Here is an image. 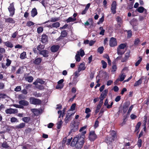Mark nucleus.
Segmentation results:
<instances>
[{
  "mask_svg": "<svg viewBox=\"0 0 149 149\" xmlns=\"http://www.w3.org/2000/svg\"><path fill=\"white\" fill-rule=\"evenodd\" d=\"M86 131H84L82 132V134H79L76 137L74 138L73 141L74 142H77V141L80 142V143H84V139L85 137L84 134L86 133Z\"/></svg>",
  "mask_w": 149,
  "mask_h": 149,
  "instance_id": "f257e3e1",
  "label": "nucleus"
},
{
  "mask_svg": "<svg viewBox=\"0 0 149 149\" xmlns=\"http://www.w3.org/2000/svg\"><path fill=\"white\" fill-rule=\"evenodd\" d=\"M79 123L78 122L74 121L72 122L71 125V130L69 132V134L71 132H74L78 130Z\"/></svg>",
  "mask_w": 149,
  "mask_h": 149,
  "instance_id": "f03ea898",
  "label": "nucleus"
},
{
  "mask_svg": "<svg viewBox=\"0 0 149 149\" xmlns=\"http://www.w3.org/2000/svg\"><path fill=\"white\" fill-rule=\"evenodd\" d=\"M127 68H124L122 71L121 73L119 76V79L120 81H123L126 76L125 73L127 72Z\"/></svg>",
  "mask_w": 149,
  "mask_h": 149,
  "instance_id": "7ed1b4c3",
  "label": "nucleus"
},
{
  "mask_svg": "<svg viewBox=\"0 0 149 149\" xmlns=\"http://www.w3.org/2000/svg\"><path fill=\"white\" fill-rule=\"evenodd\" d=\"M8 9L10 13V15L12 16L14 14L15 10L13 3L10 4V6Z\"/></svg>",
  "mask_w": 149,
  "mask_h": 149,
  "instance_id": "20e7f679",
  "label": "nucleus"
},
{
  "mask_svg": "<svg viewBox=\"0 0 149 149\" xmlns=\"http://www.w3.org/2000/svg\"><path fill=\"white\" fill-rule=\"evenodd\" d=\"M30 102L31 103L34 104H38L41 103V101L38 99L33 97H31L30 99Z\"/></svg>",
  "mask_w": 149,
  "mask_h": 149,
  "instance_id": "39448f33",
  "label": "nucleus"
},
{
  "mask_svg": "<svg viewBox=\"0 0 149 149\" xmlns=\"http://www.w3.org/2000/svg\"><path fill=\"white\" fill-rule=\"evenodd\" d=\"M97 138V136L95 134V132L94 131H91L90 132L89 138V140L91 141H94Z\"/></svg>",
  "mask_w": 149,
  "mask_h": 149,
  "instance_id": "423d86ee",
  "label": "nucleus"
},
{
  "mask_svg": "<svg viewBox=\"0 0 149 149\" xmlns=\"http://www.w3.org/2000/svg\"><path fill=\"white\" fill-rule=\"evenodd\" d=\"M83 144L80 143V142L77 141V142H74V141H72L71 143V145L73 146H74L77 148H81L83 145Z\"/></svg>",
  "mask_w": 149,
  "mask_h": 149,
  "instance_id": "0eeeda50",
  "label": "nucleus"
},
{
  "mask_svg": "<svg viewBox=\"0 0 149 149\" xmlns=\"http://www.w3.org/2000/svg\"><path fill=\"white\" fill-rule=\"evenodd\" d=\"M116 1H114L112 2L111 4V13L113 14H115L116 13Z\"/></svg>",
  "mask_w": 149,
  "mask_h": 149,
  "instance_id": "6e6552de",
  "label": "nucleus"
},
{
  "mask_svg": "<svg viewBox=\"0 0 149 149\" xmlns=\"http://www.w3.org/2000/svg\"><path fill=\"white\" fill-rule=\"evenodd\" d=\"M5 112L7 114L16 113L18 112V110L16 109L12 108L8 109L5 110Z\"/></svg>",
  "mask_w": 149,
  "mask_h": 149,
  "instance_id": "1a4fd4ad",
  "label": "nucleus"
},
{
  "mask_svg": "<svg viewBox=\"0 0 149 149\" xmlns=\"http://www.w3.org/2000/svg\"><path fill=\"white\" fill-rule=\"evenodd\" d=\"M111 136H112V137L109 138L108 137H107V140H109V141L111 142L113 141L115 139L116 137V133L115 131H112L111 132Z\"/></svg>",
  "mask_w": 149,
  "mask_h": 149,
  "instance_id": "9d476101",
  "label": "nucleus"
},
{
  "mask_svg": "<svg viewBox=\"0 0 149 149\" xmlns=\"http://www.w3.org/2000/svg\"><path fill=\"white\" fill-rule=\"evenodd\" d=\"M109 45L111 47H114L117 45V43L116 39L112 37L111 38L109 41Z\"/></svg>",
  "mask_w": 149,
  "mask_h": 149,
  "instance_id": "9b49d317",
  "label": "nucleus"
},
{
  "mask_svg": "<svg viewBox=\"0 0 149 149\" xmlns=\"http://www.w3.org/2000/svg\"><path fill=\"white\" fill-rule=\"evenodd\" d=\"M60 24L58 22H56L52 24L48 25L47 27L50 28H57L59 27Z\"/></svg>",
  "mask_w": 149,
  "mask_h": 149,
  "instance_id": "f8f14e48",
  "label": "nucleus"
},
{
  "mask_svg": "<svg viewBox=\"0 0 149 149\" xmlns=\"http://www.w3.org/2000/svg\"><path fill=\"white\" fill-rule=\"evenodd\" d=\"M85 64L84 63H81L79 65L78 69V72H79L82 70H84L86 69Z\"/></svg>",
  "mask_w": 149,
  "mask_h": 149,
  "instance_id": "ddd939ff",
  "label": "nucleus"
},
{
  "mask_svg": "<svg viewBox=\"0 0 149 149\" xmlns=\"http://www.w3.org/2000/svg\"><path fill=\"white\" fill-rule=\"evenodd\" d=\"M108 93V90H105L101 94L100 97V99H104V98L107 96V94Z\"/></svg>",
  "mask_w": 149,
  "mask_h": 149,
  "instance_id": "4468645a",
  "label": "nucleus"
},
{
  "mask_svg": "<svg viewBox=\"0 0 149 149\" xmlns=\"http://www.w3.org/2000/svg\"><path fill=\"white\" fill-rule=\"evenodd\" d=\"M48 51L46 50H43L40 52V54L45 57H47L48 56Z\"/></svg>",
  "mask_w": 149,
  "mask_h": 149,
  "instance_id": "2eb2a0df",
  "label": "nucleus"
},
{
  "mask_svg": "<svg viewBox=\"0 0 149 149\" xmlns=\"http://www.w3.org/2000/svg\"><path fill=\"white\" fill-rule=\"evenodd\" d=\"M33 60V63L36 65H38L41 62L42 59L40 58H38Z\"/></svg>",
  "mask_w": 149,
  "mask_h": 149,
  "instance_id": "dca6fc26",
  "label": "nucleus"
},
{
  "mask_svg": "<svg viewBox=\"0 0 149 149\" xmlns=\"http://www.w3.org/2000/svg\"><path fill=\"white\" fill-rule=\"evenodd\" d=\"M19 103L20 105L26 106L29 104V102L25 100H21L19 101Z\"/></svg>",
  "mask_w": 149,
  "mask_h": 149,
  "instance_id": "f3484780",
  "label": "nucleus"
},
{
  "mask_svg": "<svg viewBox=\"0 0 149 149\" xmlns=\"http://www.w3.org/2000/svg\"><path fill=\"white\" fill-rule=\"evenodd\" d=\"M59 46L58 45H53L51 47V50L53 52H56L59 49Z\"/></svg>",
  "mask_w": 149,
  "mask_h": 149,
  "instance_id": "a211bd4d",
  "label": "nucleus"
},
{
  "mask_svg": "<svg viewBox=\"0 0 149 149\" xmlns=\"http://www.w3.org/2000/svg\"><path fill=\"white\" fill-rule=\"evenodd\" d=\"M47 37L45 35H42V42L43 43H46L47 42Z\"/></svg>",
  "mask_w": 149,
  "mask_h": 149,
  "instance_id": "6ab92c4d",
  "label": "nucleus"
},
{
  "mask_svg": "<svg viewBox=\"0 0 149 149\" xmlns=\"http://www.w3.org/2000/svg\"><path fill=\"white\" fill-rule=\"evenodd\" d=\"M58 20L59 19L58 18L52 17L51 18L50 20L45 22H44L43 24H45L49 22H55L58 21Z\"/></svg>",
  "mask_w": 149,
  "mask_h": 149,
  "instance_id": "aec40b11",
  "label": "nucleus"
},
{
  "mask_svg": "<svg viewBox=\"0 0 149 149\" xmlns=\"http://www.w3.org/2000/svg\"><path fill=\"white\" fill-rule=\"evenodd\" d=\"M143 80V78L141 77L138 81H136L134 84V86L135 87L141 84L142 83V81Z\"/></svg>",
  "mask_w": 149,
  "mask_h": 149,
  "instance_id": "412c9836",
  "label": "nucleus"
},
{
  "mask_svg": "<svg viewBox=\"0 0 149 149\" xmlns=\"http://www.w3.org/2000/svg\"><path fill=\"white\" fill-rule=\"evenodd\" d=\"M67 32L65 30L61 32V36L58 38L57 39V40H59L62 37H65L67 35Z\"/></svg>",
  "mask_w": 149,
  "mask_h": 149,
  "instance_id": "4be33fe9",
  "label": "nucleus"
},
{
  "mask_svg": "<svg viewBox=\"0 0 149 149\" xmlns=\"http://www.w3.org/2000/svg\"><path fill=\"white\" fill-rule=\"evenodd\" d=\"M31 16L32 17H34L37 14V10L36 8H33L31 12Z\"/></svg>",
  "mask_w": 149,
  "mask_h": 149,
  "instance_id": "5701e85b",
  "label": "nucleus"
},
{
  "mask_svg": "<svg viewBox=\"0 0 149 149\" xmlns=\"http://www.w3.org/2000/svg\"><path fill=\"white\" fill-rule=\"evenodd\" d=\"M31 111L36 116H38L40 113L39 111L36 109H31Z\"/></svg>",
  "mask_w": 149,
  "mask_h": 149,
  "instance_id": "b1692460",
  "label": "nucleus"
},
{
  "mask_svg": "<svg viewBox=\"0 0 149 149\" xmlns=\"http://www.w3.org/2000/svg\"><path fill=\"white\" fill-rule=\"evenodd\" d=\"M6 22L11 23H14L15 22L14 20L12 18H8L6 19Z\"/></svg>",
  "mask_w": 149,
  "mask_h": 149,
  "instance_id": "393cba45",
  "label": "nucleus"
},
{
  "mask_svg": "<svg viewBox=\"0 0 149 149\" xmlns=\"http://www.w3.org/2000/svg\"><path fill=\"white\" fill-rule=\"evenodd\" d=\"M25 125V123H22L16 125V127L17 129H21L24 127Z\"/></svg>",
  "mask_w": 149,
  "mask_h": 149,
  "instance_id": "a878e982",
  "label": "nucleus"
},
{
  "mask_svg": "<svg viewBox=\"0 0 149 149\" xmlns=\"http://www.w3.org/2000/svg\"><path fill=\"white\" fill-rule=\"evenodd\" d=\"M141 125V123L140 122H139L137 123L135 128V132H137V133H138L139 132V129Z\"/></svg>",
  "mask_w": 149,
  "mask_h": 149,
  "instance_id": "bb28decb",
  "label": "nucleus"
},
{
  "mask_svg": "<svg viewBox=\"0 0 149 149\" xmlns=\"http://www.w3.org/2000/svg\"><path fill=\"white\" fill-rule=\"evenodd\" d=\"M76 19L75 18L73 17H70L68 18L66 20L67 22H73L76 20Z\"/></svg>",
  "mask_w": 149,
  "mask_h": 149,
  "instance_id": "cd10ccee",
  "label": "nucleus"
},
{
  "mask_svg": "<svg viewBox=\"0 0 149 149\" xmlns=\"http://www.w3.org/2000/svg\"><path fill=\"white\" fill-rule=\"evenodd\" d=\"M5 45L8 47L12 48L13 47V45L12 43L9 41H7L4 43Z\"/></svg>",
  "mask_w": 149,
  "mask_h": 149,
  "instance_id": "c85d7f7f",
  "label": "nucleus"
},
{
  "mask_svg": "<svg viewBox=\"0 0 149 149\" xmlns=\"http://www.w3.org/2000/svg\"><path fill=\"white\" fill-rule=\"evenodd\" d=\"M130 52H126L125 54V56L124 58V59L123 61H122V62H124L127 60L129 57H130Z\"/></svg>",
  "mask_w": 149,
  "mask_h": 149,
  "instance_id": "c756f323",
  "label": "nucleus"
},
{
  "mask_svg": "<svg viewBox=\"0 0 149 149\" xmlns=\"http://www.w3.org/2000/svg\"><path fill=\"white\" fill-rule=\"evenodd\" d=\"M79 51H77V54L75 56V58L76 61L79 62L80 60V58L79 55Z\"/></svg>",
  "mask_w": 149,
  "mask_h": 149,
  "instance_id": "7c9ffc66",
  "label": "nucleus"
},
{
  "mask_svg": "<svg viewBox=\"0 0 149 149\" xmlns=\"http://www.w3.org/2000/svg\"><path fill=\"white\" fill-rule=\"evenodd\" d=\"M26 79L29 82H32L33 79V78L32 76L27 77H26Z\"/></svg>",
  "mask_w": 149,
  "mask_h": 149,
  "instance_id": "2f4dec72",
  "label": "nucleus"
},
{
  "mask_svg": "<svg viewBox=\"0 0 149 149\" xmlns=\"http://www.w3.org/2000/svg\"><path fill=\"white\" fill-rule=\"evenodd\" d=\"M20 58L22 59H24L26 57V53L25 52H23L20 55Z\"/></svg>",
  "mask_w": 149,
  "mask_h": 149,
  "instance_id": "473e14b6",
  "label": "nucleus"
},
{
  "mask_svg": "<svg viewBox=\"0 0 149 149\" xmlns=\"http://www.w3.org/2000/svg\"><path fill=\"white\" fill-rule=\"evenodd\" d=\"M71 115L72 114L70 115H67V116L65 119V123H67L71 120Z\"/></svg>",
  "mask_w": 149,
  "mask_h": 149,
  "instance_id": "72a5a7b5",
  "label": "nucleus"
},
{
  "mask_svg": "<svg viewBox=\"0 0 149 149\" xmlns=\"http://www.w3.org/2000/svg\"><path fill=\"white\" fill-rule=\"evenodd\" d=\"M145 9V8L141 6L139 7L137 9V10L139 12L142 13L143 12Z\"/></svg>",
  "mask_w": 149,
  "mask_h": 149,
  "instance_id": "f704fd0d",
  "label": "nucleus"
},
{
  "mask_svg": "<svg viewBox=\"0 0 149 149\" xmlns=\"http://www.w3.org/2000/svg\"><path fill=\"white\" fill-rule=\"evenodd\" d=\"M44 48V46L43 45H38L37 47V49L40 52L42 49H43Z\"/></svg>",
  "mask_w": 149,
  "mask_h": 149,
  "instance_id": "c9c22d12",
  "label": "nucleus"
},
{
  "mask_svg": "<svg viewBox=\"0 0 149 149\" xmlns=\"http://www.w3.org/2000/svg\"><path fill=\"white\" fill-rule=\"evenodd\" d=\"M62 123L63 122L61 120H60L57 123V128L58 129H60L61 127Z\"/></svg>",
  "mask_w": 149,
  "mask_h": 149,
  "instance_id": "e433bc0d",
  "label": "nucleus"
},
{
  "mask_svg": "<svg viewBox=\"0 0 149 149\" xmlns=\"http://www.w3.org/2000/svg\"><path fill=\"white\" fill-rule=\"evenodd\" d=\"M104 50V47H99L97 49V52L100 54H101L103 52Z\"/></svg>",
  "mask_w": 149,
  "mask_h": 149,
  "instance_id": "4c0bfd02",
  "label": "nucleus"
},
{
  "mask_svg": "<svg viewBox=\"0 0 149 149\" xmlns=\"http://www.w3.org/2000/svg\"><path fill=\"white\" fill-rule=\"evenodd\" d=\"M101 63L102 65V67L103 68H105L107 66V63L104 61L102 60Z\"/></svg>",
  "mask_w": 149,
  "mask_h": 149,
  "instance_id": "58836bf2",
  "label": "nucleus"
},
{
  "mask_svg": "<svg viewBox=\"0 0 149 149\" xmlns=\"http://www.w3.org/2000/svg\"><path fill=\"white\" fill-rule=\"evenodd\" d=\"M23 121L25 123H28L30 120V118L29 117H25L22 119Z\"/></svg>",
  "mask_w": 149,
  "mask_h": 149,
  "instance_id": "ea45409f",
  "label": "nucleus"
},
{
  "mask_svg": "<svg viewBox=\"0 0 149 149\" xmlns=\"http://www.w3.org/2000/svg\"><path fill=\"white\" fill-rule=\"evenodd\" d=\"M118 24L120 25L122 22V19L121 17H118L116 18Z\"/></svg>",
  "mask_w": 149,
  "mask_h": 149,
  "instance_id": "a19ab883",
  "label": "nucleus"
},
{
  "mask_svg": "<svg viewBox=\"0 0 149 149\" xmlns=\"http://www.w3.org/2000/svg\"><path fill=\"white\" fill-rule=\"evenodd\" d=\"M31 86L32 85L29 84H26L24 85V87L25 88L27 89L30 88Z\"/></svg>",
  "mask_w": 149,
  "mask_h": 149,
  "instance_id": "79ce46f5",
  "label": "nucleus"
},
{
  "mask_svg": "<svg viewBox=\"0 0 149 149\" xmlns=\"http://www.w3.org/2000/svg\"><path fill=\"white\" fill-rule=\"evenodd\" d=\"M141 144H142V140L141 139H138V141H137V144L138 145V146L140 148L141 146Z\"/></svg>",
  "mask_w": 149,
  "mask_h": 149,
  "instance_id": "37998d69",
  "label": "nucleus"
},
{
  "mask_svg": "<svg viewBox=\"0 0 149 149\" xmlns=\"http://www.w3.org/2000/svg\"><path fill=\"white\" fill-rule=\"evenodd\" d=\"M63 85L62 84H58L56 86V88L57 89H61L63 88Z\"/></svg>",
  "mask_w": 149,
  "mask_h": 149,
  "instance_id": "c03bdc74",
  "label": "nucleus"
},
{
  "mask_svg": "<svg viewBox=\"0 0 149 149\" xmlns=\"http://www.w3.org/2000/svg\"><path fill=\"white\" fill-rule=\"evenodd\" d=\"M126 47V45L124 44H122L120 45L118 49H124Z\"/></svg>",
  "mask_w": 149,
  "mask_h": 149,
  "instance_id": "a18cd8bd",
  "label": "nucleus"
},
{
  "mask_svg": "<svg viewBox=\"0 0 149 149\" xmlns=\"http://www.w3.org/2000/svg\"><path fill=\"white\" fill-rule=\"evenodd\" d=\"M79 51V55L81 57L83 56L85 54L84 51L81 49Z\"/></svg>",
  "mask_w": 149,
  "mask_h": 149,
  "instance_id": "49530a36",
  "label": "nucleus"
},
{
  "mask_svg": "<svg viewBox=\"0 0 149 149\" xmlns=\"http://www.w3.org/2000/svg\"><path fill=\"white\" fill-rule=\"evenodd\" d=\"M43 31V28L39 27L37 29V32L38 33H42Z\"/></svg>",
  "mask_w": 149,
  "mask_h": 149,
  "instance_id": "de8ad7c7",
  "label": "nucleus"
},
{
  "mask_svg": "<svg viewBox=\"0 0 149 149\" xmlns=\"http://www.w3.org/2000/svg\"><path fill=\"white\" fill-rule=\"evenodd\" d=\"M100 29L101 30V31L100 33V35H103L105 32L104 30L103 29V28L102 27H100Z\"/></svg>",
  "mask_w": 149,
  "mask_h": 149,
  "instance_id": "09e8293b",
  "label": "nucleus"
},
{
  "mask_svg": "<svg viewBox=\"0 0 149 149\" xmlns=\"http://www.w3.org/2000/svg\"><path fill=\"white\" fill-rule=\"evenodd\" d=\"M104 20V16H103L101 18L99 19V22H97L98 24L102 23Z\"/></svg>",
  "mask_w": 149,
  "mask_h": 149,
  "instance_id": "8fccbe9b",
  "label": "nucleus"
},
{
  "mask_svg": "<svg viewBox=\"0 0 149 149\" xmlns=\"http://www.w3.org/2000/svg\"><path fill=\"white\" fill-rule=\"evenodd\" d=\"M11 63V61L9 59H6V65L7 66H9Z\"/></svg>",
  "mask_w": 149,
  "mask_h": 149,
  "instance_id": "3c124183",
  "label": "nucleus"
},
{
  "mask_svg": "<svg viewBox=\"0 0 149 149\" xmlns=\"http://www.w3.org/2000/svg\"><path fill=\"white\" fill-rule=\"evenodd\" d=\"M10 121L12 123L17 122L18 121L17 120V119L15 117L12 118H11Z\"/></svg>",
  "mask_w": 149,
  "mask_h": 149,
  "instance_id": "603ef678",
  "label": "nucleus"
},
{
  "mask_svg": "<svg viewBox=\"0 0 149 149\" xmlns=\"http://www.w3.org/2000/svg\"><path fill=\"white\" fill-rule=\"evenodd\" d=\"M13 105L17 108H23V107L22 106H21L17 104H13Z\"/></svg>",
  "mask_w": 149,
  "mask_h": 149,
  "instance_id": "864d4df0",
  "label": "nucleus"
},
{
  "mask_svg": "<svg viewBox=\"0 0 149 149\" xmlns=\"http://www.w3.org/2000/svg\"><path fill=\"white\" fill-rule=\"evenodd\" d=\"M127 37L129 38H130L132 35V32L131 30H130L127 31Z\"/></svg>",
  "mask_w": 149,
  "mask_h": 149,
  "instance_id": "5fc2aeb1",
  "label": "nucleus"
},
{
  "mask_svg": "<svg viewBox=\"0 0 149 149\" xmlns=\"http://www.w3.org/2000/svg\"><path fill=\"white\" fill-rule=\"evenodd\" d=\"M34 23L31 21L28 22L26 24V26H30L34 25Z\"/></svg>",
  "mask_w": 149,
  "mask_h": 149,
  "instance_id": "6e6d98bb",
  "label": "nucleus"
},
{
  "mask_svg": "<svg viewBox=\"0 0 149 149\" xmlns=\"http://www.w3.org/2000/svg\"><path fill=\"white\" fill-rule=\"evenodd\" d=\"M5 50L4 48L0 47V54H1L5 52Z\"/></svg>",
  "mask_w": 149,
  "mask_h": 149,
  "instance_id": "4d7b16f0",
  "label": "nucleus"
},
{
  "mask_svg": "<svg viewBox=\"0 0 149 149\" xmlns=\"http://www.w3.org/2000/svg\"><path fill=\"white\" fill-rule=\"evenodd\" d=\"M121 49L118 48L117 49V53L118 54L121 55L124 54V52H122Z\"/></svg>",
  "mask_w": 149,
  "mask_h": 149,
  "instance_id": "13d9d810",
  "label": "nucleus"
},
{
  "mask_svg": "<svg viewBox=\"0 0 149 149\" xmlns=\"http://www.w3.org/2000/svg\"><path fill=\"white\" fill-rule=\"evenodd\" d=\"M116 70L117 67L116 65H114L112 66L111 71L112 72H114L116 71Z\"/></svg>",
  "mask_w": 149,
  "mask_h": 149,
  "instance_id": "bf43d9fd",
  "label": "nucleus"
},
{
  "mask_svg": "<svg viewBox=\"0 0 149 149\" xmlns=\"http://www.w3.org/2000/svg\"><path fill=\"white\" fill-rule=\"evenodd\" d=\"M21 86H17L15 89V91H21Z\"/></svg>",
  "mask_w": 149,
  "mask_h": 149,
  "instance_id": "052dcab7",
  "label": "nucleus"
},
{
  "mask_svg": "<svg viewBox=\"0 0 149 149\" xmlns=\"http://www.w3.org/2000/svg\"><path fill=\"white\" fill-rule=\"evenodd\" d=\"M33 95L35 96L36 97H40L41 96V94L39 93H37L36 92H34L33 93Z\"/></svg>",
  "mask_w": 149,
  "mask_h": 149,
  "instance_id": "680f3d73",
  "label": "nucleus"
},
{
  "mask_svg": "<svg viewBox=\"0 0 149 149\" xmlns=\"http://www.w3.org/2000/svg\"><path fill=\"white\" fill-rule=\"evenodd\" d=\"M101 107L99 105H97L96 108V109L95 111V113H98L100 110V109L101 108Z\"/></svg>",
  "mask_w": 149,
  "mask_h": 149,
  "instance_id": "e2e57ef3",
  "label": "nucleus"
},
{
  "mask_svg": "<svg viewBox=\"0 0 149 149\" xmlns=\"http://www.w3.org/2000/svg\"><path fill=\"white\" fill-rule=\"evenodd\" d=\"M37 81L38 82V83L42 84L44 83L45 82L42 80V79H37Z\"/></svg>",
  "mask_w": 149,
  "mask_h": 149,
  "instance_id": "0e129e2a",
  "label": "nucleus"
},
{
  "mask_svg": "<svg viewBox=\"0 0 149 149\" xmlns=\"http://www.w3.org/2000/svg\"><path fill=\"white\" fill-rule=\"evenodd\" d=\"M139 40L138 38H137L134 41V44L135 45H138L139 43Z\"/></svg>",
  "mask_w": 149,
  "mask_h": 149,
  "instance_id": "69168bd1",
  "label": "nucleus"
},
{
  "mask_svg": "<svg viewBox=\"0 0 149 149\" xmlns=\"http://www.w3.org/2000/svg\"><path fill=\"white\" fill-rule=\"evenodd\" d=\"M99 122L98 120H96L94 125L95 128H96L98 126Z\"/></svg>",
  "mask_w": 149,
  "mask_h": 149,
  "instance_id": "338daca9",
  "label": "nucleus"
},
{
  "mask_svg": "<svg viewBox=\"0 0 149 149\" xmlns=\"http://www.w3.org/2000/svg\"><path fill=\"white\" fill-rule=\"evenodd\" d=\"M2 146L3 148H7L8 147V145L6 143H4L2 145Z\"/></svg>",
  "mask_w": 149,
  "mask_h": 149,
  "instance_id": "774afa93",
  "label": "nucleus"
}]
</instances>
